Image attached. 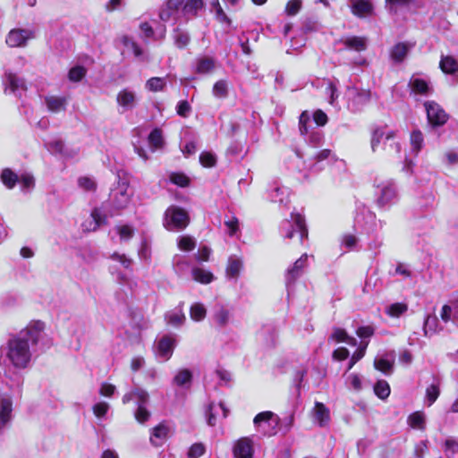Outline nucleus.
<instances>
[{"label":"nucleus","instance_id":"1","mask_svg":"<svg viewBox=\"0 0 458 458\" xmlns=\"http://www.w3.org/2000/svg\"><path fill=\"white\" fill-rule=\"evenodd\" d=\"M30 340L21 333L13 335L6 343V357L18 369H25L30 360Z\"/></svg>","mask_w":458,"mask_h":458},{"label":"nucleus","instance_id":"2","mask_svg":"<svg viewBox=\"0 0 458 458\" xmlns=\"http://www.w3.org/2000/svg\"><path fill=\"white\" fill-rule=\"evenodd\" d=\"M395 136L396 133L394 131L385 132L384 127H374L370 133V147L372 152L377 150L381 141L384 140V149H386V145L389 142V151L399 154L401 152V145L394 140Z\"/></svg>","mask_w":458,"mask_h":458},{"label":"nucleus","instance_id":"3","mask_svg":"<svg viewBox=\"0 0 458 458\" xmlns=\"http://www.w3.org/2000/svg\"><path fill=\"white\" fill-rule=\"evenodd\" d=\"M424 106L428 123L432 127H439L446 123L449 115L439 104L434 101H427Z\"/></svg>","mask_w":458,"mask_h":458},{"label":"nucleus","instance_id":"4","mask_svg":"<svg viewBox=\"0 0 458 458\" xmlns=\"http://www.w3.org/2000/svg\"><path fill=\"white\" fill-rule=\"evenodd\" d=\"M165 216L169 217L170 224L176 229H184L190 222V216L186 210L177 206L168 208Z\"/></svg>","mask_w":458,"mask_h":458},{"label":"nucleus","instance_id":"5","mask_svg":"<svg viewBox=\"0 0 458 458\" xmlns=\"http://www.w3.org/2000/svg\"><path fill=\"white\" fill-rule=\"evenodd\" d=\"M307 266L308 255L304 253L286 270L284 274L285 284L287 285L294 284L303 275Z\"/></svg>","mask_w":458,"mask_h":458},{"label":"nucleus","instance_id":"6","mask_svg":"<svg viewBox=\"0 0 458 458\" xmlns=\"http://www.w3.org/2000/svg\"><path fill=\"white\" fill-rule=\"evenodd\" d=\"M291 216L293 221V225H292V228L288 230L285 237L288 239H293L296 233H298L300 242L302 243L303 240L307 239L309 234L305 218L299 213H293Z\"/></svg>","mask_w":458,"mask_h":458},{"label":"nucleus","instance_id":"7","mask_svg":"<svg viewBox=\"0 0 458 458\" xmlns=\"http://www.w3.org/2000/svg\"><path fill=\"white\" fill-rule=\"evenodd\" d=\"M34 37V32L25 29H13L6 37V44L11 47L25 46L28 39Z\"/></svg>","mask_w":458,"mask_h":458},{"label":"nucleus","instance_id":"8","mask_svg":"<svg viewBox=\"0 0 458 458\" xmlns=\"http://www.w3.org/2000/svg\"><path fill=\"white\" fill-rule=\"evenodd\" d=\"M234 458H253L254 444L250 437H243L238 439L233 447Z\"/></svg>","mask_w":458,"mask_h":458},{"label":"nucleus","instance_id":"9","mask_svg":"<svg viewBox=\"0 0 458 458\" xmlns=\"http://www.w3.org/2000/svg\"><path fill=\"white\" fill-rule=\"evenodd\" d=\"M44 329L45 323L40 320H35L20 331V333L27 337L33 345H36L38 343L40 334Z\"/></svg>","mask_w":458,"mask_h":458},{"label":"nucleus","instance_id":"10","mask_svg":"<svg viewBox=\"0 0 458 458\" xmlns=\"http://www.w3.org/2000/svg\"><path fill=\"white\" fill-rule=\"evenodd\" d=\"M170 432L169 427L165 421L160 422L153 428L150 442L155 446H160L168 438Z\"/></svg>","mask_w":458,"mask_h":458},{"label":"nucleus","instance_id":"11","mask_svg":"<svg viewBox=\"0 0 458 458\" xmlns=\"http://www.w3.org/2000/svg\"><path fill=\"white\" fill-rule=\"evenodd\" d=\"M352 13L359 18L370 15L373 12V4L368 0H352Z\"/></svg>","mask_w":458,"mask_h":458},{"label":"nucleus","instance_id":"12","mask_svg":"<svg viewBox=\"0 0 458 458\" xmlns=\"http://www.w3.org/2000/svg\"><path fill=\"white\" fill-rule=\"evenodd\" d=\"M174 344L175 339L174 337L164 335L157 343L158 354L166 360H169L173 354Z\"/></svg>","mask_w":458,"mask_h":458},{"label":"nucleus","instance_id":"13","mask_svg":"<svg viewBox=\"0 0 458 458\" xmlns=\"http://www.w3.org/2000/svg\"><path fill=\"white\" fill-rule=\"evenodd\" d=\"M346 49L356 52H363L367 49V38L365 37L352 36L342 40Z\"/></svg>","mask_w":458,"mask_h":458},{"label":"nucleus","instance_id":"14","mask_svg":"<svg viewBox=\"0 0 458 458\" xmlns=\"http://www.w3.org/2000/svg\"><path fill=\"white\" fill-rule=\"evenodd\" d=\"M410 47L407 43L399 42L395 44L390 51L391 59L396 63L401 64L404 61L409 52Z\"/></svg>","mask_w":458,"mask_h":458},{"label":"nucleus","instance_id":"15","mask_svg":"<svg viewBox=\"0 0 458 458\" xmlns=\"http://www.w3.org/2000/svg\"><path fill=\"white\" fill-rule=\"evenodd\" d=\"M314 415L320 427L326 426L330 420V411L323 403H315Z\"/></svg>","mask_w":458,"mask_h":458},{"label":"nucleus","instance_id":"16","mask_svg":"<svg viewBox=\"0 0 458 458\" xmlns=\"http://www.w3.org/2000/svg\"><path fill=\"white\" fill-rule=\"evenodd\" d=\"M6 77V88L9 89L13 93H16L17 90H26L27 87L22 78L18 77L15 73L7 72Z\"/></svg>","mask_w":458,"mask_h":458},{"label":"nucleus","instance_id":"17","mask_svg":"<svg viewBox=\"0 0 458 458\" xmlns=\"http://www.w3.org/2000/svg\"><path fill=\"white\" fill-rule=\"evenodd\" d=\"M439 68L445 74H454L458 72V62L452 55H442Z\"/></svg>","mask_w":458,"mask_h":458},{"label":"nucleus","instance_id":"18","mask_svg":"<svg viewBox=\"0 0 458 458\" xmlns=\"http://www.w3.org/2000/svg\"><path fill=\"white\" fill-rule=\"evenodd\" d=\"M408 425L413 429L424 431L426 429L425 414L421 411H414L408 416Z\"/></svg>","mask_w":458,"mask_h":458},{"label":"nucleus","instance_id":"19","mask_svg":"<svg viewBox=\"0 0 458 458\" xmlns=\"http://www.w3.org/2000/svg\"><path fill=\"white\" fill-rule=\"evenodd\" d=\"M173 39L174 45L179 49L186 48L191 42V38L188 32L178 27L175 28L173 31Z\"/></svg>","mask_w":458,"mask_h":458},{"label":"nucleus","instance_id":"20","mask_svg":"<svg viewBox=\"0 0 458 458\" xmlns=\"http://www.w3.org/2000/svg\"><path fill=\"white\" fill-rule=\"evenodd\" d=\"M193 279L202 284H210L215 276L212 272L200 267H194L191 271Z\"/></svg>","mask_w":458,"mask_h":458},{"label":"nucleus","instance_id":"21","mask_svg":"<svg viewBox=\"0 0 458 458\" xmlns=\"http://www.w3.org/2000/svg\"><path fill=\"white\" fill-rule=\"evenodd\" d=\"M13 403L9 398H3L0 402V422L6 424L12 416Z\"/></svg>","mask_w":458,"mask_h":458},{"label":"nucleus","instance_id":"22","mask_svg":"<svg viewBox=\"0 0 458 458\" xmlns=\"http://www.w3.org/2000/svg\"><path fill=\"white\" fill-rule=\"evenodd\" d=\"M149 145L154 149L162 148L164 146L163 131L160 128L153 129L148 137Z\"/></svg>","mask_w":458,"mask_h":458},{"label":"nucleus","instance_id":"23","mask_svg":"<svg viewBox=\"0 0 458 458\" xmlns=\"http://www.w3.org/2000/svg\"><path fill=\"white\" fill-rule=\"evenodd\" d=\"M1 181L5 187L13 189L19 182V176L12 169L4 168L1 173Z\"/></svg>","mask_w":458,"mask_h":458},{"label":"nucleus","instance_id":"24","mask_svg":"<svg viewBox=\"0 0 458 458\" xmlns=\"http://www.w3.org/2000/svg\"><path fill=\"white\" fill-rule=\"evenodd\" d=\"M117 103L124 107H132L135 101V95L128 89H123L117 94Z\"/></svg>","mask_w":458,"mask_h":458},{"label":"nucleus","instance_id":"25","mask_svg":"<svg viewBox=\"0 0 458 458\" xmlns=\"http://www.w3.org/2000/svg\"><path fill=\"white\" fill-rule=\"evenodd\" d=\"M215 68V61L211 57H202L198 60L196 72L199 74L208 73Z\"/></svg>","mask_w":458,"mask_h":458},{"label":"nucleus","instance_id":"26","mask_svg":"<svg viewBox=\"0 0 458 458\" xmlns=\"http://www.w3.org/2000/svg\"><path fill=\"white\" fill-rule=\"evenodd\" d=\"M204 7L203 0H186L182 6V11L186 14L197 16L198 12Z\"/></svg>","mask_w":458,"mask_h":458},{"label":"nucleus","instance_id":"27","mask_svg":"<svg viewBox=\"0 0 458 458\" xmlns=\"http://www.w3.org/2000/svg\"><path fill=\"white\" fill-rule=\"evenodd\" d=\"M395 197V190L392 186H385L381 190V194L377 199V205L384 207L393 200Z\"/></svg>","mask_w":458,"mask_h":458},{"label":"nucleus","instance_id":"28","mask_svg":"<svg viewBox=\"0 0 458 458\" xmlns=\"http://www.w3.org/2000/svg\"><path fill=\"white\" fill-rule=\"evenodd\" d=\"M169 180L174 185L182 188L188 187L191 184V179L188 175L182 172H173L169 175Z\"/></svg>","mask_w":458,"mask_h":458},{"label":"nucleus","instance_id":"29","mask_svg":"<svg viewBox=\"0 0 458 458\" xmlns=\"http://www.w3.org/2000/svg\"><path fill=\"white\" fill-rule=\"evenodd\" d=\"M47 108L52 112H59L65 109V98L59 97L46 98Z\"/></svg>","mask_w":458,"mask_h":458},{"label":"nucleus","instance_id":"30","mask_svg":"<svg viewBox=\"0 0 458 458\" xmlns=\"http://www.w3.org/2000/svg\"><path fill=\"white\" fill-rule=\"evenodd\" d=\"M374 393L378 398L386 399L390 394L389 384L383 379L377 380L374 386Z\"/></svg>","mask_w":458,"mask_h":458},{"label":"nucleus","instance_id":"31","mask_svg":"<svg viewBox=\"0 0 458 458\" xmlns=\"http://www.w3.org/2000/svg\"><path fill=\"white\" fill-rule=\"evenodd\" d=\"M165 86V81L161 77H152L146 82V88L152 92L163 91Z\"/></svg>","mask_w":458,"mask_h":458},{"label":"nucleus","instance_id":"32","mask_svg":"<svg viewBox=\"0 0 458 458\" xmlns=\"http://www.w3.org/2000/svg\"><path fill=\"white\" fill-rule=\"evenodd\" d=\"M242 263L238 259H230L226 267V275L229 277L235 278L240 275Z\"/></svg>","mask_w":458,"mask_h":458},{"label":"nucleus","instance_id":"33","mask_svg":"<svg viewBox=\"0 0 458 458\" xmlns=\"http://www.w3.org/2000/svg\"><path fill=\"white\" fill-rule=\"evenodd\" d=\"M191 318L195 321H201L206 318L207 310L201 303H194L190 309Z\"/></svg>","mask_w":458,"mask_h":458},{"label":"nucleus","instance_id":"34","mask_svg":"<svg viewBox=\"0 0 458 458\" xmlns=\"http://www.w3.org/2000/svg\"><path fill=\"white\" fill-rule=\"evenodd\" d=\"M192 380V373L188 369H181L174 377V382L178 386H183Z\"/></svg>","mask_w":458,"mask_h":458},{"label":"nucleus","instance_id":"35","mask_svg":"<svg viewBox=\"0 0 458 458\" xmlns=\"http://www.w3.org/2000/svg\"><path fill=\"white\" fill-rule=\"evenodd\" d=\"M213 94L218 98H225L228 96V83L225 80L217 81L213 86Z\"/></svg>","mask_w":458,"mask_h":458},{"label":"nucleus","instance_id":"36","mask_svg":"<svg viewBox=\"0 0 458 458\" xmlns=\"http://www.w3.org/2000/svg\"><path fill=\"white\" fill-rule=\"evenodd\" d=\"M407 310H408V306L406 303L395 302V303L391 304L388 307L386 313L390 317L398 318L401 315H403V313H405L407 311Z\"/></svg>","mask_w":458,"mask_h":458},{"label":"nucleus","instance_id":"37","mask_svg":"<svg viewBox=\"0 0 458 458\" xmlns=\"http://www.w3.org/2000/svg\"><path fill=\"white\" fill-rule=\"evenodd\" d=\"M86 73L87 70L83 66L77 65L70 69L68 78L71 81L78 82L86 76Z\"/></svg>","mask_w":458,"mask_h":458},{"label":"nucleus","instance_id":"38","mask_svg":"<svg viewBox=\"0 0 458 458\" xmlns=\"http://www.w3.org/2000/svg\"><path fill=\"white\" fill-rule=\"evenodd\" d=\"M411 144L412 146V148L419 152L422 148L423 142H424V137L422 132L420 130H414L411 133Z\"/></svg>","mask_w":458,"mask_h":458},{"label":"nucleus","instance_id":"39","mask_svg":"<svg viewBox=\"0 0 458 458\" xmlns=\"http://www.w3.org/2000/svg\"><path fill=\"white\" fill-rule=\"evenodd\" d=\"M78 185L80 188L86 191H96L98 188L97 182L89 176L79 177Z\"/></svg>","mask_w":458,"mask_h":458},{"label":"nucleus","instance_id":"40","mask_svg":"<svg viewBox=\"0 0 458 458\" xmlns=\"http://www.w3.org/2000/svg\"><path fill=\"white\" fill-rule=\"evenodd\" d=\"M411 89L416 94L426 95L428 92V84L423 79H414L411 82Z\"/></svg>","mask_w":458,"mask_h":458},{"label":"nucleus","instance_id":"41","mask_svg":"<svg viewBox=\"0 0 458 458\" xmlns=\"http://www.w3.org/2000/svg\"><path fill=\"white\" fill-rule=\"evenodd\" d=\"M440 394V389L437 385L432 384L426 389V398L428 403V406L432 405L438 398Z\"/></svg>","mask_w":458,"mask_h":458},{"label":"nucleus","instance_id":"42","mask_svg":"<svg viewBox=\"0 0 458 458\" xmlns=\"http://www.w3.org/2000/svg\"><path fill=\"white\" fill-rule=\"evenodd\" d=\"M199 162L204 167L211 168L216 165V158L211 152H202L199 156Z\"/></svg>","mask_w":458,"mask_h":458},{"label":"nucleus","instance_id":"43","mask_svg":"<svg viewBox=\"0 0 458 458\" xmlns=\"http://www.w3.org/2000/svg\"><path fill=\"white\" fill-rule=\"evenodd\" d=\"M301 0H289L285 5V13L288 16H294L301 11Z\"/></svg>","mask_w":458,"mask_h":458},{"label":"nucleus","instance_id":"44","mask_svg":"<svg viewBox=\"0 0 458 458\" xmlns=\"http://www.w3.org/2000/svg\"><path fill=\"white\" fill-rule=\"evenodd\" d=\"M206 451V447L202 443H195L190 447L187 456L188 458H199Z\"/></svg>","mask_w":458,"mask_h":458},{"label":"nucleus","instance_id":"45","mask_svg":"<svg viewBox=\"0 0 458 458\" xmlns=\"http://www.w3.org/2000/svg\"><path fill=\"white\" fill-rule=\"evenodd\" d=\"M134 417L139 423L143 424L149 420L150 412L145 405H139L135 411Z\"/></svg>","mask_w":458,"mask_h":458},{"label":"nucleus","instance_id":"46","mask_svg":"<svg viewBox=\"0 0 458 458\" xmlns=\"http://www.w3.org/2000/svg\"><path fill=\"white\" fill-rule=\"evenodd\" d=\"M132 394H134V400H136L138 406L146 405L148 401V394L144 389L134 388L132 390Z\"/></svg>","mask_w":458,"mask_h":458},{"label":"nucleus","instance_id":"47","mask_svg":"<svg viewBox=\"0 0 458 458\" xmlns=\"http://www.w3.org/2000/svg\"><path fill=\"white\" fill-rule=\"evenodd\" d=\"M445 452L447 457L454 456L458 453V441L454 438H447L445 441Z\"/></svg>","mask_w":458,"mask_h":458},{"label":"nucleus","instance_id":"48","mask_svg":"<svg viewBox=\"0 0 458 458\" xmlns=\"http://www.w3.org/2000/svg\"><path fill=\"white\" fill-rule=\"evenodd\" d=\"M116 230L122 240H129L134 234V229L129 225L116 226Z\"/></svg>","mask_w":458,"mask_h":458},{"label":"nucleus","instance_id":"49","mask_svg":"<svg viewBox=\"0 0 458 458\" xmlns=\"http://www.w3.org/2000/svg\"><path fill=\"white\" fill-rule=\"evenodd\" d=\"M195 246L194 240L190 236H182L178 242V247L184 251H191L194 250Z\"/></svg>","mask_w":458,"mask_h":458},{"label":"nucleus","instance_id":"50","mask_svg":"<svg viewBox=\"0 0 458 458\" xmlns=\"http://www.w3.org/2000/svg\"><path fill=\"white\" fill-rule=\"evenodd\" d=\"M374 366H375L376 369H377L385 374H388L392 370V368H393V364L386 359H379L377 360H375Z\"/></svg>","mask_w":458,"mask_h":458},{"label":"nucleus","instance_id":"51","mask_svg":"<svg viewBox=\"0 0 458 458\" xmlns=\"http://www.w3.org/2000/svg\"><path fill=\"white\" fill-rule=\"evenodd\" d=\"M310 122V116L306 111L302 112L299 117V130L301 135L308 134V123Z\"/></svg>","mask_w":458,"mask_h":458},{"label":"nucleus","instance_id":"52","mask_svg":"<svg viewBox=\"0 0 458 458\" xmlns=\"http://www.w3.org/2000/svg\"><path fill=\"white\" fill-rule=\"evenodd\" d=\"M225 226L228 228V234L233 236L240 229L239 219L236 216H232L230 219L225 221Z\"/></svg>","mask_w":458,"mask_h":458},{"label":"nucleus","instance_id":"53","mask_svg":"<svg viewBox=\"0 0 458 458\" xmlns=\"http://www.w3.org/2000/svg\"><path fill=\"white\" fill-rule=\"evenodd\" d=\"M109 409V405L105 402H99L96 403L92 410L96 417L102 418L106 416Z\"/></svg>","mask_w":458,"mask_h":458},{"label":"nucleus","instance_id":"54","mask_svg":"<svg viewBox=\"0 0 458 458\" xmlns=\"http://www.w3.org/2000/svg\"><path fill=\"white\" fill-rule=\"evenodd\" d=\"M191 110V107L187 100H181L176 106L177 114L182 117H187Z\"/></svg>","mask_w":458,"mask_h":458},{"label":"nucleus","instance_id":"55","mask_svg":"<svg viewBox=\"0 0 458 458\" xmlns=\"http://www.w3.org/2000/svg\"><path fill=\"white\" fill-rule=\"evenodd\" d=\"M229 316V311L222 308L216 313L215 318L220 327H225L228 323Z\"/></svg>","mask_w":458,"mask_h":458},{"label":"nucleus","instance_id":"56","mask_svg":"<svg viewBox=\"0 0 458 458\" xmlns=\"http://www.w3.org/2000/svg\"><path fill=\"white\" fill-rule=\"evenodd\" d=\"M356 334L360 338H369L374 335L375 328L372 326H361L357 328Z\"/></svg>","mask_w":458,"mask_h":458},{"label":"nucleus","instance_id":"57","mask_svg":"<svg viewBox=\"0 0 458 458\" xmlns=\"http://www.w3.org/2000/svg\"><path fill=\"white\" fill-rule=\"evenodd\" d=\"M313 120L318 126H324L327 123L328 117L321 109H318L313 114Z\"/></svg>","mask_w":458,"mask_h":458},{"label":"nucleus","instance_id":"58","mask_svg":"<svg viewBox=\"0 0 458 458\" xmlns=\"http://www.w3.org/2000/svg\"><path fill=\"white\" fill-rule=\"evenodd\" d=\"M47 145L50 150H52L54 153L62 155L64 152L65 145L64 142L60 139L55 140L49 142Z\"/></svg>","mask_w":458,"mask_h":458},{"label":"nucleus","instance_id":"59","mask_svg":"<svg viewBox=\"0 0 458 458\" xmlns=\"http://www.w3.org/2000/svg\"><path fill=\"white\" fill-rule=\"evenodd\" d=\"M330 338L334 339L337 343H344L345 340H348V334L344 329L335 327Z\"/></svg>","mask_w":458,"mask_h":458},{"label":"nucleus","instance_id":"60","mask_svg":"<svg viewBox=\"0 0 458 458\" xmlns=\"http://www.w3.org/2000/svg\"><path fill=\"white\" fill-rule=\"evenodd\" d=\"M366 347L367 344L364 347H360L358 350L354 352V353L351 357L348 369H351L356 362H358L360 359L364 357Z\"/></svg>","mask_w":458,"mask_h":458},{"label":"nucleus","instance_id":"61","mask_svg":"<svg viewBox=\"0 0 458 458\" xmlns=\"http://www.w3.org/2000/svg\"><path fill=\"white\" fill-rule=\"evenodd\" d=\"M115 386L109 383H103L99 389V394L103 396L110 397L114 394Z\"/></svg>","mask_w":458,"mask_h":458},{"label":"nucleus","instance_id":"62","mask_svg":"<svg viewBox=\"0 0 458 458\" xmlns=\"http://www.w3.org/2000/svg\"><path fill=\"white\" fill-rule=\"evenodd\" d=\"M349 351L345 347H339L333 352V358L337 360H344L349 357Z\"/></svg>","mask_w":458,"mask_h":458},{"label":"nucleus","instance_id":"63","mask_svg":"<svg viewBox=\"0 0 458 458\" xmlns=\"http://www.w3.org/2000/svg\"><path fill=\"white\" fill-rule=\"evenodd\" d=\"M111 259L116 261H119L125 268L130 267L131 264V260L128 259L124 254H119L117 252H114L111 255Z\"/></svg>","mask_w":458,"mask_h":458},{"label":"nucleus","instance_id":"64","mask_svg":"<svg viewBox=\"0 0 458 458\" xmlns=\"http://www.w3.org/2000/svg\"><path fill=\"white\" fill-rule=\"evenodd\" d=\"M19 181L21 182L22 187L25 189L33 187L35 184L33 176L28 174H21V176L19 178Z\"/></svg>","mask_w":458,"mask_h":458}]
</instances>
